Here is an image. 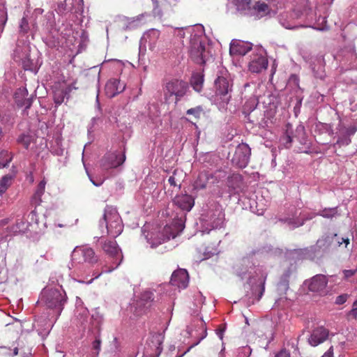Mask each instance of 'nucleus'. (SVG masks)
Returning <instances> with one entry per match:
<instances>
[{
	"instance_id": "obj_22",
	"label": "nucleus",
	"mask_w": 357,
	"mask_h": 357,
	"mask_svg": "<svg viewBox=\"0 0 357 357\" xmlns=\"http://www.w3.org/2000/svg\"><path fill=\"white\" fill-rule=\"evenodd\" d=\"M225 220V213L220 208H216L210 215V222L214 229L221 227Z\"/></svg>"
},
{
	"instance_id": "obj_11",
	"label": "nucleus",
	"mask_w": 357,
	"mask_h": 357,
	"mask_svg": "<svg viewBox=\"0 0 357 357\" xmlns=\"http://www.w3.org/2000/svg\"><path fill=\"white\" fill-rule=\"evenodd\" d=\"M162 341L163 337L160 334L153 335L144 348L142 357H158L162 351Z\"/></svg>"
},
{
	"instance_id": "obj_48",
	"label": "nucleus",
	"mask_w": 357,
	"mask_h": 357,
	"mask_svg": "<svg viewBox=\"0 0 357 357\" xmlns=\"http://www.w3.org/2000/svg\"><path fill=\"white\" fill-rule=\"evenodd\" d=\"M141 16H137L135 18H132L130 20L128 24L124 28L125 30L130 29L134 28L136 25L135 24V22H139L141 20Z\"/></svg>"
},
{
	"instance_id": "obj_25",
	"label": "nucleus",
	"mask_w": 357,
	"mask_h": 357,
	"mask_svg": "<svg viewBox=\"0 0 357 357\" xmlns=\"http://www.w3.org/2000/svg\"><path fill=\"white\" fill-rule=\"evenodd\" d=\"M228 185L235 190H238L243 186V177L238 174H234L228 178Z\"/></svg>"
},
{
	"instance_id": "obj_47",
	"label": "nucleus",
	"mask_w": 357,
	"mask_h": 357,
	"mask_svg": "<svg viewBox=\"0 0 357 357\" xmlns=\"http://www.w3.org/2000/svg\"><path fill=\"white\" fill-rule=\"evenodd\" d=\"M7 21V13L3 8H0V26L3 29Z\"/></svg>"
},
{
	"instance_id": "obj_6",
	"label": "nucleus",
	"mask_w": 357,
	"mask_h": 357,
	"mask_svg": "<svg viewBox=\"0 0 357 357\" xmlns=\"http://www.w3.org/2000/svg\"><path fill=\"white\" fill-rule=\"evenodd\" d=\"M215 96L224 103L227 104L231 98L233 91V80L227 74L218 76L215 82Z\"/></svg>"
},
{
	"instance_id": "obj_19",
	"label": "nucleus",
	"mask_w": 357,
	"mask_h": 357,
	"mask_svg": "<svg viewBox=\"0 0 357 357\" xmlns=\"http://www.w3.org/2000/svg\"><path fill=\"white\" fill-rule=\"evenodd\" d=\"M173 203L181 210L189 212L195 204V200L191 195L185 193L176 195Z\"/></svg>"
},
{
	"instance_id": "obj_36",
	"label": "nucleus",
	"mask_w": 357,
	"mask_h": 357,
	"mask_svg": "<svg viewBox=\"0 0 357 357\" xmlns=\"http://www.w3.org/2000/svg\"><path fill=\"white\" fill-rule=\"evenodd\" d=\"M160 36V31L155 29L149 30L145 34V38H149L151 43H154Z\"/></svg>"
},
{
	"instance_id": "obj_2",
	"label": "nucleus",
	"mask_w": 357,
	"mask_h": 357,
	"mask_svg": "<svg viewBox=\"0 0 357 357\" xmlns=\"http://www.w3.org/2000/svg\"><path fill=\"white\" fill-rule=\"evenodd\" d=\"M40 301L48 308L55 310L58 315H60L67 302V296L61 287L45 289L42 292Z\"/></svg>"
},
{
	"instance_id": "obj_58",
	"label": "nucleus",
	"mask_w": 357,
	"mask_h": 357,
	"mask_svg": "<svg viewBox=\"0 0 357 357\" xmlns=\"http://www.w3.org/2000/svg\"><path fill=\"white\" fill-rule=\"evenodd\" d=\"M321 357H333V347L331 346L327 351H326Z\"/></svg>"
},
{
	"instance_id": "obj_53",
	"label": "nucleus",
	"mask_w": 357,
	"mask_h": 357,
	"mask_svg": "<svg viewBox=\"0 0 357 357\" xmlns=\"http://www.w3.org/2000/svg\"><path fill=\"white\" fill-rule=\"evenodd\" d=\"M275 357H291L290 352L287 349H283L279 351Z\"/></svg>"
},
{
	"instance_id": "obj_33",
	"label": "nucleus",
	"mask_w": 357,
	"mask_h": 357,
	"mask_svg": "<svg viewBox=\"0 0 357 357\" xmlns=\"http://www.w3.org/2000/svg\"><path fill=\"white\" fill-rule=\"evenodd\" d=\"M287 275H283L278 284V290L280 293H286L289 289V280Z\"/></svg>"
},
{
	"instance_id": "obj_34",
	"label": "nucleus",
	"mask_w": 357,
	"mask_h": 357,
	"mask_svg": "<svg viewBox=\"0 0 357 357\" xmlns=\"http://www.w3.org/2000/svg\"><path fill=\"white\" fill-rule=\"evenodd\" d=\"M32 140V137L26 134H22L17 138V142L21 144L26 149H29Z\"/></svg>"
},
{
	"instance_id": "obj_41",
	"label": "nucleus",
	"mask_w": 357,
	"mask_h": 357,
	"mask_svg": "<svg viewBox=\"0 0 357 357\" xmlns=\"http://www.w3.org/2000/svg\"><path fill=\"white\" fill-rule=\"evenodd\" d=\"M280 22L284 28L288 29H292L299 26L298 25H296L292 22L287 21V19L284 18V15H281Z\"/></svg>"
},
{
	"instance_id": "obj_60",
	"label": "nucleus",
	"mask_w": 357,
	"mask_h": 357,
	"mask_svg": "<svg viewBox=\"0 0 357 357\" xmlns=\"http://www.w3.org/2000/svg\"><path fill=\"white\" fill-rule=\"evenodd\" d=\"M317 11H315L314 13V17H313V14L312 13H309L308 12L306 11V18L307 19V20H310V21H312L314 20H317Z\"/></svg>"
},
{
	"instance_id": "obj_61",
	"label": "nucleus",
	"mask_w": 357,
	"mask_h": 357,
	"mask_svg": "<svg viewBox=\"0 0 357 357\" xmlns=\"http://www.w3.org/2000/svg\"><path fill=\"white\" fill-rule=\"evenodd\" d=\"M176 31H177L176 35L178 37H179L180 38H183L185 37V32H184V30L183 28H181V29L177 28Z\"/></svg>"
},
{
	"instance_id": "obj_12",
	"label": "nucleus",
	"mask_w": 357,
	"mask_h": 357,
	"mask_svg": "<svg viewBox=\"0 0 357 357\" xmlns=\"http://www.w3.org/2000/svg\"><path fill=\"white\" fill-rule=\"evenodd\" d=\"M126 160L125 153H108L101 160V166L104 169L116 168Z\"/></svg>"
},
{
	"instance_id": "obj_62",
	"label": "nucleus",
	"mask_w": 357,
	"mask_h": 357,
	"mask_svg": "<svg viewBox=\"0 0 357 357\" xmlns=\"http://www.w3.org/2000/svg\"><path fill=\"white\" fill-rule=\"evenodd\" d=\"M344 275L347 278L351 277L354 275L355 271L353 270H345L344 271Z\"/></svg>"
},
{
	"instance_id": "obj_54",
	"label": "nucleus",
	"mask_w": 357,
	"mask_h": 357,
	"mask_svg": "<svg viewBox=\"0 0 357 357\" xmlns=\"http://www.w3.org/2000/svg\"><path fill=\"white\" fill-rule=\"evenodd\" d=\"M317 20L318 21L321 20V22L320 23H319V24H318L319 26L317 27L316 29H318V30H323L324 29V25L326 22V17H321V15H319Z\"/></svg>"
},
{
	"instance_id": "obj_57",
	"label": "nucleus",
	"mask_w": 357,
	"mask_h": 357,
	"mask_svg": "<svg viewBox=\"0 0 357 357\" xmlns=\"http://www.w3.org/2000/svg\"><path fill=\"white\" fill-rule=\"evenodd\" d=\"M303 13L298 10H295L293 11V13L291 14V18H295V19H299L301 17V16L303 15Z\"/></svg>"
},
{
	"instance_id": "obj_40",
	"label": "nucleus",
	"mask_w": 357,
	"mask_h": 357,
	"mask_svg": "<svg viewBox=\"0 0 357 357\" xmlns=\"http://www.w3.org/2000/svg\"><path fill=\"white\" fill-rule=\"evenodd\" d=\"M29 31L28 20L26 17H22L20 23V32L26 34Z\"/></svg>"
},
{
	"instance_id": "obj_18",
	"label": "nucleus",
	"mask_w": 357,
	"mask_h": 357,
	"mask_svg": "<svg viewBox=\"0 0 357 357\" xmlns=\"http://www.w3.org/2000/svg\"><path fill=\"white\" fill-rule=\"evenodd\" d=\"M252 45L243 40L234 39L230 43L231 55H245L252 50Z\"/></svg>"
},
{
	"instance_id": "obj_59",
	"label": "nucleus",
	"mask_w": 357,
	"mask_h": 357,
	"mask_svg": "<svg viewBox=\"0 0 357 357\" xmlns=\"http://www.w3.org/2000/svg\"><path fill=\"white\" fill-rule=\"evenodd\" d=\"M301 102H302V100L298 99L297 102H296V105L294 106V112L296 116H297V113H298L300 112Z\"/></svg>"
},
{
	"instance_id": "obj_44",
	"label": "nucleus",
	"mask_w": 357,
	"mask_h": 357,
	"mask_svg": "<svg viewBox=\"0 0 357 357\" xmlns=\"http://www.w3.org/2000/svg\"><path fill=\"white\" fill-rule=\"evenodd\" d=\"M357 318V303H354L352 305V309L347 313V319L349 320L350 319H356Z\"/></svg>"
},
{
	"instance_id": "obj_26",
	"label": "nucleus",
	"mask_w": 357,
	"mask_h": 357,
	"mask_svg": "<svg viewBox=\"0 0 357 357\" xmlns=\"http://www.w3.org/2000/svg\"><path fill=\"white\" fill-rule=\"evenodd\" d=\"M203 84L204 75L200 73H195L192 75L190 79V84L195 91L200 92L202 90Z\"/></svg>"
},
{
	"instance_id": "obj_56",
	"label": "nucleus",
	"mask_w": 357,
	"mask_h": 357,
	"mask_svg": "<svg viewBox=\"0 0 357 357\" xmlns=\"http://www.w3.org/2000/svg\"><path fill=\"white\" fill-rule=\"evenodd\" d=\"M225 331V326H220L218 329H216V334L220 337V340H222L223 338V333Z\"/></svg>"
},
{
	"instance_id": "obj_1",
	"label": "nucleus",
	"mask_w": 357,
	"mask_h": 357,
	"mask_svg": "<svg viewBox=\"0 0 357 357\" xmlns=\"http://www.w3.org/2000/svg\"><path fill=\"white\" fill-rule=\"evenodd\" d=\"M100 228H106V234L114 238L117 237L123 231V225L121 218L117 210L111 206H107L104 214L99 222Z\"/></svg>"
},
{
	"instance_id": "obj_35",
	"label": "nucleus",
	"mask_w": 357,
	"mask_h": 357,
	"mask_svg": "<svg viewBox=\"0 0 357 357\" xmlns=\"http://www.w3.org/2000/svg\"><path fill=\"white\" fill-rule=\"evenodd\" d=\"M337 208L335 207L324 208V210L321 211L317 215L326 218H332L337 214Z\"/></svg>"
},
{
	"instance_id": "obj_64",
	"label": "nucleus",
	"mask_w": 357,
	"mask_h": 357,
	"mask_svg": "<svg viewBox=\"0 0 357 357\" xmlns=\"http://www.w3.org/2000/svg\"><path fill=\"white\" fill-rule=\"evenodd\" d=\"M343 243H345V245L347 247L348 245V244L349 243V239L348 238H342V241H339L338 244H339V245H340Z\"/></svg>"
},
{
	"instance_id": "obj_20",
	"label": "nucleus",
	"mask_w": 357,
	"mask_h": 357,
	"mask_svg": "<svg viewBox=\"0 0 357 357\" xmlns=\"http://www.w3.org/2000/svg\"><path fill=\"white\" fill-rule=\"evenodd\" d=\"M125 89L124 84H120L119 80L116 79H109L105 88V94L108 98H113L121 93Z\"/></svg>"
},
{
	"instance_id": "obj_43",
	"label": "nucleus",
	"mask_w": 357,
	"mask_h": 357,
	"mask_svg": "<svg viewBox=\"0 0 357 357\" xmlns=\"http://www.w3.org/2000/svg\"><path fill=\"white\" fill-rule=\"evenodd\" d=\"M46 182L44 180H42L38 185L37 189L35 192L36 193V197L42 196L45 192Z\"/></svg>"
},
{
	"instance_id": "obj_14",
	"label": "nucleus",
	"mask_w": 357,
	"mask_h": 357,
	"mask_svg": "<svg viewBox=\"0 0 357 357\" xmlns=\"http://www.w3.org/2000/svg\"><path fill=\"white\" fill-rule=\"evenodd\" d=\"M267 66L268 60L263 54V50H260L259 54H253L248 65L249 70L255 73H261Z\"/></svg>"
},
{
	"instance_id": "obj_55",
	"label": "nucleus",
	"mask_w": 357,
	"mask_h": 357,
	"mask_svg": "<svg viewBox=\"0 0 357 357\" xmlns=\"http://www.w3.org/2000/svg\"><path fill=\"white\" fill-rule=\"evenodd\" d=\"M41 197L42 196L36 197V193H34L31 199L32 204H35L36 206L39 205L41 202Z\"/></svg>"
},
{
	"instance_id": "obj_21",
	"label": "nucleus",
	"mask_w": 357,
	"mask_h": 357,
	"mask_svg": "<svg viewBox=\"0 0 357 357\" xmlns=\"http://www.w3.org/2000/svg\"><path fill=\"white\" fill-rule=\"evenodd\" d=\"M328 280L324 275L319 274L314 276L309 284V289L314 292H321L326 289Z\"/></svg>"
},
{
	"instance_id": "obj_16",
	"label": "nucleus",
	"mask_w": 357,
	"mask_h": 357,
	"mask_svg": "<svg viewBox=\"0 0 357 357\" xmlns=\"http://www.w3.org/2000/svg\"><path fill=\"white\" fill-rule=\"evenodd\" d=\"M15 102L19 107H24L26 110L32 105L33 96H28V91L26 88H20L14 95Z\"/></svg>"
},
{
	"instance_id": "obj_17",
	"label": "nucleus",
	"mask_w": 357,
	"mask_h": 357,
	"mask_svg": "<svg viewBox=\"0 0 357 357\" xmlns=\"http://www.w3.org/2000/svg\"><path fill=\"white\" fill-rule=\"evenodd\" d=\"M189 282V275L185 269L180 268L173 272L170 283L178 288L185 289Z\"/></svg>"
},
{
	"instance_id": "obj_49",
	"label": "nucleus",
	"mask_w": 357,
	"mask_h": 357,
	"mask_svg": "<svg viewBox=\"0 0 357 357\" xmlns=\"http://www.w3.org/2000/svg\"><path fill=\"white\" fill-rule=\"evenodd\" d=\"M319 126L321 127L320 129L324 130L330 136H333L334 135V131L330 125L321 123Z\"/></svg>"
},
{
	"instance_id": "obj_8",
	"label": "nucleus",
	"mask_w": 357,
	"mask_h": 357,
	"mask_svg": "<svg viewBox=\"0 0 357 357\" xmlns=\"http://www.w3.org/2000/svg\"><path fill=\"white\" fill-rule=\"evenodd\" d=\"M244 10L245 14L254 16L255 18H261L270 11L268 4L260 0H245Z\"/></svg>"
},
{
	"instance_id": "obj_50",
	"label": "nucleus",
	"mask_w": 357,
	"mask_h": 357,
	"mask_svg": "<svg viewBox=\"0 0 357 357\" xmlns=\"http://www.w3.org/2000/svg\"><path fill=\"white\" fill-rule=\"evenodd\" d=\"M206 335H207V332H206V328H205L204 329V331H203V334H202V335L199 338V340H198L196 342L193 343V344H192V345H191V346H190V347L187 349V351L184 353V354H186L187 352H188V351H190L192 347H194L195 346L197 345V344H199V343L202 340H204V339L206 337Z\"/></svg>"
},
{
	"instance_id": "obj_4",
	"label": "nucleus",
	"mask_w": 357,
	"mask_h": 357,
	"mask_svg": "<svg viewBox=\"0 0 357 357\" xmlns=\"http://www.w3.org/2000/svg\"><path fill=\"white\" fill-rule=\"evenodd\" d=\"M189 85L183 79H172L167 82L165 88V97L167 100H174L176 104L189 92Z\"/></svg>"
},
{
	"instance_id": "obj_51",
	"label": "nucleus",
	"mask_w": 357,
	"mask_h": 357,
	"mask_svg": "<svg viewBox=\"0 0 357 357\" xmlns=\"http://www.w3.org/2000/svg\"><path fill=\"white\" fill-rule=\"evenodd\" d=\"M347 300V294H342L337 296L335 300V303L337 305H342Z\"/></svg>"
},
{
	"instance_id": "obj_52",
	"label": "nucleus",
	"mask_w": 357,
	"mask_h": 357,
	"mask_svg": "<svg viewBox=\"0 0 357 357\" xmlns=\"http://www.w3.org/2000/svg\"><path fill=\"white\" fill-rule=\"evenodd\" d=\"M100 344H101V341L98 338H96L93 342V344H92L93 349H95L97 351V354H98V353H99V351L100 350Z\"/></svg>"
},
{
	"instance_id": "obj_31",
	"label": "nucleus",
	"mask_w": 357,
	"mask_h": 357,
	"mask_svg": "<svg viewBox=\"0 0 357 357\" xmlns=\"http://www.w3.org/2000/svg\"><path fill=\"white\" fill-rule=\"evenodd\" d=\"M13 155L8 151L3 150L0 152V168L6 167L11 162Z\"/></svg>"
},
{
	"instance_id": "obj_42",
	"label": "nucleus",
	"mask_w": 357,
	"mask_h": 357,
	"mask_svg": "<svg viewBox=\"0 0 357 357\" xmlns=\"http://www.w3.org/2000/svg\"><path fill=\"white\" fill-rule=\"evenodd\" d=\"M288 84L290 86H294V87H296V88H300L299 86V77H298V75H291L289 78V82H288Z\"/></svg>"
},
{
	"instance_id": "obj_39",
	"label": "nucleus",
	"mask_w": 357,
	"mask_h": 357,
	"mask_svg": "<svg viewBox=\"0 0 357 357\" xmlns=\"http://www.w3.org/2000/svg\"><path fill=\"white\" fill-rule=\"evenodd\" d=\"M178 174H182V172L181 171H178V169H175L173 172V174L169 176V179H168V181L169 183V184L172 186H178V188L180 189L181 188V184L178 185L177 184V182L178 181V179L176 178V176Z\"/></svg>"
},
{
	"instance_id": "obj_29",
	"label": "nucleus",
	"mask_w": 357,
	"mask_h": 357,
	"mask_svg": "<svg viewBox=\"0 0 357 357\" xmlns=\"http://www.w3.org/2000/svg\"><path fill=\"white\" fill-rule=\"evenodd\" d=\"M27 222L22 218H17L15 224L11 227L10 230L14 234L24 232L27 228Z\"/></svg>"
},
{
	"instance_id": "obj_30",
	"label": "nucleus",
	"mask_w": 357,
	"mask_h": 357,
	"mask_svg": "<svg viewBox=\"0 0 357 357\" xmlns=\"http://www.w3.org/2000/svg\"><path fill=\"white\" fill-rule=\"evenodd\" d=\"M23 68L25 70H35L36 68V63L33 59L31 58L30 55L26 54V56L21 59Z\"/></svg>"
},
{
	"instance_id": "obj_10",
	"label": "nucleus",
	"mask_w": 357,
	"mask_h": 357,
	"mask_svg": "<svg viewBox=\"0 0 357 357\" xmlns=\"http://www.w3.org/2000/svg\"><path fill=\"white\" fill-rule=\"evenodd\" d=\"M251 149L247 144L242 143L237 146L231 159L234 165L238 168H245L250 160Z\"/></svg>"
},
{
	"instance_id": "obj_7",
	"label": "nucleus",
	"mask_w": 357,
	"mask_h": 357,
	"mask_svg": "<svg viewBox=\"0 0 357 357\" xmlns=\"http://www.w3.org/2000/svg\"><path fill=\"white\" fill-rule=\"evenodd\" d=\"M336 130L337 131L335 135L337 139L332 146L333 147H335L336 146L341 147L343 146H347L351 143V140L350 137L354 135L357 131V126L351 125L346 127L344 123L340 121Z\"/></svg>"
},
{
	"instance_id": "obj_46",
	"label": "nucleus",
	"mask_w": 357,
	"mask_h": 357,
	"mask_svg": "<svg viewBox=\"0 0 357 357\" xmlns=\"http://www.w3.org/2000/svg\"><path fill=\"white\" fill-rule=\"evenodd\" d=\"M293 137L294 136H291L287 131L282 137V140L286 148H289L291 146Z\"/></svg>"
},
{
	"instance_id": "obj_28",
	"label": "nucleus",
	"mask_w": 357,
	"mask_h": 357,
	"mask_svg": "<svg viewBox=\"0 0 357 357\" xmlns=\"http://www.w3.org/2000/svg\"><path fill=\"white\" fill-rule=\"evenodd\" d=\"M153 300V293L151 291H145L140 296L139 305H144V307L147 308L151 306V303Z\"/></svg>"
},
{
	"instance_id": "obj_5",
	"label": "nucleus",
	"mask_w": 357,
	"mask_h": 357,
	"mask_svg": "<svg viewBox=\"0 0 357 357\" xmlns=\"http://www.w3.org/2000/svg\"><path fill=\"white\" fill-rule=\"evenodd\" d=\"M72 266L78 268L84 263L93 265L98 261V257L96 255L95 251L89 247L77 246L71 254Z\"/></svg>"
},
{
	"instance_id": "obj_63",
	"label": "nucleus",
	"mask_w": 357,
	"mask_h": 357,
	"mask_svg": "<svg viewBox=\"0 0 357 357\" xmlns=\"http://www.w3.org/2000/svg\"><path fill=\"white\" fill-rule=\"evenodd\" d=\"M178 229L180 231H183L184 229V223L182 220H179L178 222Z\"/></svg>"
},
{
	"instance_id": "obj_38",
	"label": "nucleus",
	"mask_w": 357,
	"mask_h": 357,
	"mask_svg": "<svg viewBox=\"0 0 357 357\" xmlns=\"http://www.w3.org/2000/svg\"><path fill=\"white\" fill-rule=\"evenodd\" d=\"M203 112V108L202 106H197L194 108H190L187 110L186 114L188 115H192L195 119H199Z\"/></svg>"
},
{
	"instance_id": "obj_13",
	"label": "nucleus",
	"mask_w": 357,
	"mask_h": 357,
	"mask_svg": "<svg viewBox=\"0 0 357 357\" xmlns=\"http://www.w3.org/2000/svg\"><path fill=\"white\" fill-rule=\"evenodd\" d=\"M332 239L330 236H324L317 240L315 245L305 249L306 254L311 257H315L321 253L328 251Z\"/></svg>"
},
{
	"instance_id": "obj_3",
	"label": "nucleus",
	"mask_w": 357,
	"mask_h": 357,
	"mask_svg": "<svg viewBox=\"0 0 357 357\" xmlns=\"http://www.w3.org/2000/svg\"><path fill=\"white\" fill-rule=\"evenodd\" d=\"M188 52L192 59L198 64H204L211 56L202 36L191 35Z\"/></svg>"
},
{
	"instance_id": "obj_24",
	"label": "nucleus",
	"mask_w": 357,
	"mask_h": 357,
	"mask_svg": "<svg viewBox=\"0 0 357 357\" xmlns=\"http://www.w3.org/2000/svg\"><path fill=\"white\" fill-rule=\"evenodd\" d=\"M312 218V216L306 218H289L281 219L280 221L287 223L291 229H294L304 225L305 222L307 220Z\"/></svg>"
},
{
	"instance_id": "obj_45",
	"label": "nucleus",
	"mask_w": 357,
	"mask_h": 357,
	"mask_svg": "<svg viewBox=\"0 0 357 357\" xmlns=\"http://www.w3.org/2000/svg\"><path fill=\"white\" fill-rule=\"evenodd\" d=\"M164 233H165L166 234L169 233V235L167 236L166 237H164V238L162 239L163 242L169 240L171 238H174L177 236V234L172 231V229L170 227H165L164 228Z\"/></svg>"
},
{
	"instance_id": "obj_15",
	"label": "nucleus",
	"mask_w": 357,
	"mask_h": 357,
	"mask_svg": "<svg viewBox=\"0 0 357 357\" xmlns=\"http://www.w3.org/2000/svg\"><path fill=\"white\" fill-rule=\"evenodd\" d=\"M329 335V331L323 326L315 328L311 333L308 338V343L316 347L325 342Z\"/></svg>"
},
{
	"instance_id": "obj_27",
	"label": "nucleus",
	"mask_w": 357,
	"mask_h": 357,
	"mask_svg": "<svg viewBox=\"0 0 357 357\" xmlns=\"http://www.w3.org/2000/svg\"><path fill=\"white\" fill-rule=\"evenodd\" d=\"M293 136L298 140L301 144L306 145L307 144V137L306 136L305 129L304 126L302 124H299L296 127Z\"/></svg>"
},
{
	"instance_id": "obj_23",
	"label": "nucleus",
	"mask_w": 357,
	"mask_h": 357,
	"mask_svg": "<svg viewBox=\"0 0 357 357\" xmlns=\"http://www.w3.org/2000/svg\"><path fill=\"white\" fill-rule=\"evenodd\" d=\"M71 91V87L56 89L54 91V101L56 105H60L63 101L66 96Z\"/></svg>"
},
{
	"instance_id": "obj_32",
	"label": "nucleus",
	"mask_w": 357,
	"mask_h": 357,
	"mask_svg": "<svg viewBox=\"0 0 357 357\" xmlns=\"http://www.w3.org/2000/svg\"><path fill=\"white\" fill-rule=\"evenodd\" d=\"M13 176L10 174L3 176L0 180V195H2L11 185Z\"/></svg>"
},
{
	"instance_id": "obj_9",
	"label": "nucleus",
	"mask_w": 357,
	"mask_h": 357,
	"mask_svg": "<svg viewBox=\"0 0 357 357\" xmlns=\"http://www.w3.org/2000/svg\"><path fill=\"white\" fill-rule=\"evenodd\" d=\"M101 247L103 251L110 256L111 257L116 258V259H120L118 262H114V266L111 268L102 271V272L109 273L113 270L116 269L121 263L123 260V255L121 251L119 248L117 243L114 240H104L101 241Z\"/></svg>"
},
{
	"instance_id": "obj_37",
	"label": "nucleus",
	"mask_w": 357,
	"mask_h": 357,
	"mask_svg": "<svg viewBox=\"0 0 357 357\" xmlns=\"http://www.w3.org/2000/svg\"><path fill=\"white\" fill-rule=\"evenodd\" d=\"M207 181L203 177L199 176L193 184V188L196 190L204 189L206 187Z\"/></svg>"
}]
</instances>
